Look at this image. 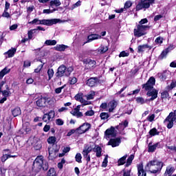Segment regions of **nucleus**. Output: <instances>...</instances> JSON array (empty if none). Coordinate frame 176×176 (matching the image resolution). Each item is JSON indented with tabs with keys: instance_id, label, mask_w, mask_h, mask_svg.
Here are the masks:
<instances>
[{
	"instance_id": "obj_25",
	"label": "nucleus",
	"mask_w": 176,
	"mask_h": 176,
	"mask_svg": "<svg viewBox=\"0 0 176 176\" xmlns=\"http://www.w3.org/2000/svg\"><path fill=\"white\" fill-rule=\"evenodd\" d=\"M87 39L88 40L86 42V43H87L89 42H91V41H96V39H101V35H99V34H90L89 36H88Z\"/></svg>"
},
{
	"instance_id": "obj_36",
	"label": "nucleus",
	"mask_w": 176,
	"mask_h": 176,
	"mask_svg": "<svg viewBox=\"0 0 176 176\" xmlns=\"http://www.w3.org/2000/svg\"><path fill=\"white\" fill-rule=\"evenodd\" d=\"M149 134L150 135H151V137H153L155 135H159V131H157V129H156V128H153L150 130Z\"/></svg>"
},
{
	"instance_id": "obj_18",
	"label": "nucleus",
	"mask_w": 176,
	"mask_h": 176,
	"mask_svg": "<svg viewBox=\"0 0 176 176\" xmlns=\"http://www.w3.org/2000/svg\"><path fill=\"white\" fill-rule=\"evenodd\" d=\"M98 83V78H91L88 79L87 82V86L89 87H94V86H97Z\"/></svg>"
},
{
	"instance_id": "obj_7",
	"label": "nucleus",
	"mask_w": 176,
	"mask_h": 176,
	"mask_svg": "<svg viewBox=\"0 0 176 176\" xmlns=\"http://www.w3.org/2000/svg\"><path fill=\"white\" fill-rule=\"evenodd\" d=\"M148 28H149V26L148 25H138L137 28L134 29L135 36H138V38H140V36H143V35H145V32Z\"/></svg>"
},
{
	"instance_id": "obj_54",
	"label": "nucleus",
	"mask_w": 176,
	"mask_h": 176,
	"mask_svg": "<svg viewBox=\"0 0 176 176\" xmlns=\"http://www.w3.org/2000/svg\"><path fill=\"white\" fill-rule=\"evenodd\" d=\"M95 94H96L95 92H92L91 94L87 95L86 96L87 100H93L94 98Z\"/></svg>"
},
{
	"instance_id": "obj_35",
	"label": "nucleus",
	"mask_w": 176,
	"mask_h": 176,
	"mask_svg": "<svg viewBox=\"0 0 176 176\" xmlns=\"http://www.w3.org/2000/svg\"><path fill=\"white\" fill-rule=\"evenodd\" d=\"M10 157H14V156L11 155H3V156L1 157V161L4 163V162H6V160H8V159L10 158Z\"/></svg>"
},
{
	"instance_id": "obj_4",
	"label": "nucleus",
	"mask_w": 176,
	"mask_h": 176,
	"mask_svg": "<svg viewBox=\"0 0 176 176\" xmlns=\"http://www.w3.org/2000/svg\"><path fill=\"white\" fill-rule=\"evenodd\" d=\"M74 71L73 67H69L67 68L65 65H60L56 73V78H63V76H69L71 73Z\"/></svg>"
},
{
	"instance_id": "obj_24",
	"label": "nucleus",
	"mask_w": 176,
	"mask_h": 176,
	"mask_svg": "<svg viewBox=\"0 0 176 176\" xmlns=\"http://www.w3.org/2000/svg\"><path fill=\"white\" fill-rule=\"evenodd\" d=\"M16 48H11L7 52L4 53V56H6V58H10V57H13L14 56V53L16 52Z\"/></svg>"
},
{
	"instance_id": "obj_62",
	"label": "nucleus",
	"mask_w": 176,
	"mask_h": 176,
	"mask_svg": "<svg viewBox=\"0 0 176 176\" xmlns=\"http://www.w3.org/2000/svg\"><path fill=\"white\" fill-rule=\"evenodd\" d=\"M176 87V82H172L170 85L168 86V90H173V89H174V87Z\"/></svg>"
},
{
	"instance_id": "obj_49",
	"label": "nucleus",
	"mask_w": 176,
	"mask_h": 176,
	"mask_svg": "<svg viewBox=\"0 0 176 176\" xmlns=\"http://www.w3.org/2000/svg\"><path fill=\"white\" fill-rule=\"evenodd\" d=\"M69 82H70V85H75L76 82H78V79L76 77H70L69 79Z\"/></svg>"
},
{
	"instance_id": "obj_47",
	"label": "nucleus",
	"mask_w": 176,
	"mask_h": 176,
	"mask_svg": "<svg viewBox=\"0 0 176 176\" xmlns=\"http://www.w3.org/2000/svg\"><path fill=\"white\" fill-rule=\"evenodd\" d=\"M48 144H54L56 142V137L51 136L47 139Z\"/></svg>"
},
{
	"instance_id": "obj_63",
	"label": "nucleus",
	"mask_w": 176,
	"mask_h": 176,
	"mask_svg": "<svg viewBox=\"0 0 176 176\" xmlns=\"http://www.w3.org/2000/svg\"><path fill=\"white\" fill-rule=\"evenodd\" d=\"M130 170H123V176H130Z\"/></svg>"
},
{
	"instance_id": "obj_23",
	"label": "nucleus",
	"mask_w": 176,
	"mask_h": 176,
	"mask_svg": "<svg viewBox=\"0 0 176 176\" xmlns=\"http://www.w3.org/2000/svg\"><path fill=\"white\" fill-rule=\"evenodd\" d=\"M146 49H148L149 50H151V49H152V47H151L150 45H148L147 44L139 45L138 47V53H142L143 52H145Z\"/></svg>"
},
{
	"instance_id": "obj_51",
	"label": "nucleus",
	"mask_w": 176,
	"mask_h": 176,
	"mask_svg": "<svg viewBox=\"0 0 176 176\" xmlns=\"http://www.w3.org/2000/svg\"><path fill=\"white\" fill-rule=\"evenodd\" d=\"M160 78L162 79V80H166L167 79V73L164 72L162 74H160Z\"/></svg>"
},
{
	"instance_id": "obj_60",
	"label": "nucleus",
	"mask_w": 176,
	"mask_h": 176,
	"mask_svg": "<svg viewBox=\"0 0 176 176\" xmlns=\"http://www.w3.org/2000/svg\"><path fill=\"white\" fill-rule=\"evenodd\" d=\"M136 101L138 104H144L145 100L142 98H137Z\"/></svg>"
},
{
	"instance_id": "obj_56",
	"label": "nucleus",
	"mask_w": 176,
	"mask_h": 176,
	"mask_svg": "<svg viewBox=\"0 0 176 176\" xmlns=\"http://www.w3.org/2000/svg\"><path fill=\"white\" fill-rule=\"evenodd\" d=\"M64 87H65V85H63V86H62L60 87L56 88L55 89V93L56 94H60V93H61V91H63V89H64Z\"/></svg>"
},
{
	"instance_id": "obj_44",
	"label": "nucleus",
	"mask_w": 176,
	"mask_h": 176,
	"mask_svg": "<svg viewBox=\"0 0 176 176\" xmlns=\"http://www.w3.org/2000/svg\"><path fill=\"white\" fill-rule=\"evenodd\" d=\"M99 52L101 53H106V52H108V47L107 45H102L99 48Z\"/></svg>"
},
{
	"instance_id": "obj_41",
	"label": "nucleus",
	"mask_w": 176,
	"mask_h": 176,
	"mask_svg": "<svg viewBox=\"0 0 176 176\" xmlns=\"http://www.w3.org/2000/svg\"><path fill=\"white\" fill-rule=\"evenodd\" d=\"M82 3V1H78L76 3L73 4L69 9L70 10H74V9H76V8H79Z\"/></svg>"
},
{
	"instance_id": "obj_46",
	"label": "nucleus",
	"mask_w": 176,
	"mask_h": 176,
	"mask_svg": "<svg viewBox=\"0 0 176 176\" xmlns=\"http://www.w3.org/2000/svg\"><path fill=\"white\" fill-rule=\"evenodd\" d=\"M1 93L3 96V97H6V98H8V97H9V96H10V94H12V93L9 90H4Z\"/></svg>"
},
{
	"instance_id": "obj_11",
	"label": "nucleus",
	"mask_w": 176,
	"mask_h": 176,
	"mask_svg": "<svg viewBox=\"0 0 176 176\" xmlns=\"http://www.w3.org/2000/svg\"><path fill=\"white\" fill-rule=\"evenodd\" d=\"M57 23H63V21L60 19L40 20V25H53L57 24Z\"/></svg>"
},
{
	"instance_id": "obj_20",
	"label": "nucleus",
	"mask_w": 176,
	"mask_h": 176,
	"mask_svg": "<svg viewBox=\"0 0 176 176\" xmlns=\"http://www.w3.org/2000/svg\"><path fill=\"white\" fill-rule=\"evenodd\" d=\"M173 49H174V45H170L168 48L165 49L160 55L159 56L160 60H163V58H164V57L167 56V54L168 53V52H170V50H173Z\"/></svg>"
},
{
	"instance_id": "obj_13",
	"label": "nucleus",
	"mask_w": 176,
	"mask_h": 176,
	"mask_svg": "<svg viewBox=\"0 0 176 176\" xmlns=\"http://www.w3.org/2000/svg\"><path fill=\"white\" fill-rule=\"evenodd\" d=\"M56 113L54 111L51 110L48 113L44 114L43 117V122H47L53 120V118H54Z\"/></svg>"
},
{
	"instance_id": "obj_9",
	"label": "nucleus",
	"mask_w": 176,
	"mask_h": 176,
	"mask_svg": "<svg viewBox=\"0 0 176 176\" xmlns=\"http://www.w3.org/2000/svg\"><path fill=\"white\" fill-rule=\"evenodd\" d=\"M82 63L85 65V69H89V71L94 69L96 67V64H97L96 60L90 58L84 59Z\"/></svg>"
},
{
	"instance_id": "obj_48",
	"label": "nucleus",
	"mask_w": 176,
	"mask_h": 176,
	"mask_svg": "<svg viewBox=\"0 0 176 176\" xmlns=\"http://www.w3.org/2000/svg\"><path fill=\"white\" fill-rule=\"evenodd\" d=\"M43 65H45V63H41L40 65H38V67L34 69V72H36V74L41 72V70L42 68H43Z\"/></svg>"
},
{
	"instance_id": "obj_58",
	"label": "nucleus",
	"mask_w": 176,
	"mask_h": 176,
	"mask_svg": "<svg viewBox=\"0 0 176 176\" xmlns=\"http://www.w3.org/2000/svg\"><path fill=\"white\" fill-rule=\"evenodd\" d=\"M146 23H148V19L146 18L143 19L139 22V25H144V24H146Z\"/></svg>"
},
{
	"instance_id": "obj_29",
	"label": "nucleus",
	"mask_w": 176,
	"mask_h": 176,
	"mask_svg": "<svg viewBox=\"0 0 176 176\" xmlns=\"http://www.w3.org/2000/svg\"><path fill=\"white\" fill-rule=\"evenodd\" d=\"M10 72V68L6 67L0 72V79H2L5 75H8Z\"/></svg>"
},
{
	"instance_id": "obj_21",
	"label": "nucleus",
	"mask_w": 176,
	"mask_h": 176,
	"mask_svg": "<svg viewBox=\"0 0 176 176\" xmlns=\"http://www.w3.org/2000/svg\"><path fill=\"white\" fill-rule=\"evenodd\" d=\"M138 176H146V172L144 170V165L140 163L138 165Z\"/></svg>"
},
{
	"instance_id": "obj_34",
	"label": "nucleus",
	"mask_w": 176,
	"mask_h": 176,
	"mask_svg": "<svg viewBox=\"0 0 176 176\" xmlns=\"http://www.w3.org/2000/svg\"><path fill=\"white\" fill-rule=\"evenodd\" d=\"M50 6H60L61 1L60 0H52L50 3Z\"/></svg>"
},
{
	"instance_id": "obj_17",
	"label": "nucleus",
	"mask_w": 176,
	"mask_h": 176,
	"mask_svg": "<svg viewBox=\"0 0 176 176\" xmlns=\"http://www.w3.org/2000/svg\"><path fill=\"white\" fill-rule=\"evenodd\" d=\"M160 148V142H157L155 144H152V142H150L148 144V152L153 153L156 149Z\"/></svg>"
},
{
	"instance_id": "obj_61",
	"label": "nucleus",
	"mask_w": 176,
	"mask_h": 176,
	"mask_svg": "<svg viewBox=\"0 0 176 176\" xmlns=\"http://www.w3.org/2000/svg\"><path fill=\"white\" fill-rule=\"evenodd\" d=\"M34 31H35V30H31L28 32V39H31L32 38V35H34Z\"/></svg>"
},
{
	"instance_id": "obj_39",
	"label": "nucleus",
	"mask_w": 176,
	"mask_h": 176,
	"mask_svg": "<svg viewBox=\"0 0 176 176\" xmlns=\"http://www.w3.org/2000/svg\"><path fill=\"white\" fill-rule=\"evenodd\" d=\"M100 117L101 118L102 120H108L109 114H108V113L103 112L100 113Z\"/></svg>"
},
{
	"instance_id": "obj_52",
	"label": "nucleus",
	"mask_w": 176,
	"mask_h": 176,
	"mask_svg": "<svg viewBox=\"0 0 176 176\" xmlns=\"http://www.w3.org/2000/svg\"><path fill=\"white\" fill-rule=\"evenodd\" d=\"M129 52L126 51H122L120 53L119 57H129Z\"/></svg>"
},
{
	"instance_id": "obj_53",
	"label": "nucleus",
	"mask_w": 176,
	"mask_h": 176,
	"mask_svg": "<svg viewBox=\"0 0 176 176\" xmlns=\"http://www.w3.org/2000/svg\"><path fill=\"white\" fill-rule=\"evenodd\" d=\"M148 122H153L155 120V114H150L147 117Z\"/></svg>"
},
{
	"instance_id": "obj_45",
	"label": "nucleus",
	"mask_w": 176,
	"mask_h": 176,
	"mask_svg": "<svg viewBox=\"0 0 176 176\" xmlns=\"http://www.w3.org/2000/svg\"><path fill=\"white\" fill-rule=\"evenodd\" d=\"M29 24H36V25H41V20L39 19H34L33 21L29 22Z\"/></svg>"
},
{
	"instance_id": "obj_43",
	"label": "nucleus",
	"mask_w": 176,
	"mask_h": 176,
	"mask_svg": "<svg viewBox=\"0 0 176 176\" xmlns=\"http://www.w3.org/2000/svg\"><path fill=\"white\" fill-rule=\"evenodd\" d=\"M76 162L77 163H82V154L80 153H78L75 156Z\"/></svg>"
},
{
	"instance_id": "obj_27",
	"label": "nucleus",
	"mask_w": 176,
	"mask_h": 176,
	"mask_svg": "<svg viewBox=\"0 0 176 176\" xmlns=\"http://www.w3.org/2000/svg\"><path fill=\"white\" fill-rule=\"evenodd\" d=\"M175 170V169L174 168V166L170 165L166 167V170L165 171L164 175L165 176L171 175V174H173V173H174Z\"/></svg>"
},
{
	"instance_id": "obj_26",
	"label": "nucleus",
	"mask_w": 176,
	"mask_h": 176,
	"mask_svg": "<svg viewBox=\"0 0 176 176\" xmlns=\"http://www.w3.org/2000/svg\"><path fill=\"white\" fill-rule=\"evenodd\" d=\"M90 129V124L84 123L82 126L79 127V130L81 131V133H86Z\"/></svg>"
},
{
	"instance_id": "obj_31",
	"label": "nucleus",
	"mask_w": 176,
	"mask_h": 176,
	"mask_svg": "<svg viewBox=\"0 0 176 176\" xmlns=\"http://www.w3.org/2000/svg\"><path fill=\"white\" fill-rule=\"evenodd\" d=\"M12 113L13 116L16 118V116H19V115H21V109H20L19 107H16L12 111Z\"/></svg>"
},
{
	"instance_id": "obj_6",
	"label": "nucleus",
	"mask_w": 176,
	"mask_h": 176,
	"mask_svg": "<svg viewBox=\"0 0 176 176\" xmlns=\"http://www.w3.org/2000/svg\"><path fill=\"white\" fill-rule=\"evenodd\" d=\"M175 120V113H174V112H170L164 120V123L166 124L167 129H173V126H174V122Z\"/></svg>"
},
{
	"instance_id": "obj_10",
	"label": "nucleus",
	"mask_w": 176,
	"mask_h": 176,
	"mask_svg": "<svg viewBox=\"0 0 176 176\" xmlns=\"http://www.w3.org/2000/svg\"><path fill=\"white\" fill-rule=\"evenodd\" d=\"M51 101L52 99L49 97H42L36 100V105L40 108H44V107H47V104H49Z\"/></svg>"
},
{
	"instance_id": "obj_3",
	"label": "nucleus",
	"mask_w": 176,
	"mask_h": 176,
	"mask_svg": "<svg viewBox=\"0 0 176 176\" xmlns=\"http://www.w3.org/2000/svg\"><path fill=\"white\" fill-rule=\"evenodd\" d=\"M33 168L36 171H39L41 170H47L49 168V164L45 160H43V156L37 157L34 163H33Z\"/></svg>"
},
{
	"instance_id": "obj_14",
	"label": "nucleus",
	"mask_w": 176,
	"mask_h": 176,
	"mask_svg": "<svg viewBox=\"0 0 176 176\" xmlns=\"http://www.w3.org/2000/svg\"><path fill=\"white\" fill-rule=\"evenodd\" d=\"M75 100H76V101H79L80 102H81L82 105H90L91 104L90 101L83 99L82 94H78L75 96Z\"/></svg>"
},
{
	"instance_id": "obj_55",
	"label": "nucleus",
	"mask_w": 176,
	"mask_h": 176,
	"mask_svg": "<svg viewBox=\"0 0 176 176\" xmlns=\"http://www.w3.org/2000/svg\"><path fill=\"white\" fill-rule=\"evenodd\" d=\"M94 115V111L89 110L85 113V116H93Z\"/></svg>"
},
{
	"instance_id": "obj_12",
	"label": "nucleus",
	"mask_w": 176,
	"mask_h": 176,
	"mask_svg": "<svg viewBox=\"0 0 176 176\" xmlns=\"http://www.w3.org/2000/svg\"><path fill=\"white\" fill-rule=\"evenodd\" d=\"M106 140H109L110 138H113L116 137V132H115V128L111 126L110 129H108L104 133Z\"/></svg>"
},
{
	"instance_id": "obj_57",
	"label": "nucleus",
	"mask_w": 176,
	"mask_h": 176,
	"mask_svg": "<svg viewBox=\"0 0 176 176\" xmlns=\"http://www.w3.org/2000/svg\"><path fill=\"white\" fill-rule=\"evenodd\" d=\"M56 124L58 126H63L64 124V121L60 118L56 120Z\"/></svg>"
},
{
	"instance_id": "obj_33",
	"label": "nucleus",
	"mask_w": 176,
	"mask_h": 176,
	"mask_svg": "<svg viewBox=\"0 0 176 176\" xmlns=\"http://www.w3.org/2000/svg\"><path fill=\"white\" fill-rule=\"evenodd\" d=\"M71 113L73 116H76V118H82L83 116V113L78 111L72 110Z\"/></svg>"
},
{
	"instance_id": "obj_1",
	"label": "nucleus",
	"mask_w": 176,
	"mask_h": 176,
	"mask_svg": "<svg viewBox=\"0 0 176 176\" xmlns=\"http://www.w3.org/2000/svg\"><path fill=\"white\" fill-rule=\"evenodd\" d=\"M155 83H156V80L153 77H151L146 84L142 85V89H144L147 92L148 97H151L149 101H153L155 98H157V91L153 89V86H155Z\"/></svg>"
},
{
	"instance_id": "obj_50",
	"label": "nucleus",
	"mask_w": 176,
	"mask_h": 176,
	"mask_svg": "<svg viewBox=\"0 0 176 176\" xmlns=\"http://www.w3.org/2000/svg\"><path fill=\"white\" fill-rule=\"evenodd\" d=\"M54 12H56V9H53V10L47 9V10H43V13L46 14H50V13H53Z\"/></svg>"
},
{
	"instance_id": "obj_30",
	"label": "nucleus",
	"mask_w": 176,
	"mask_h": 176,
	"mask_svg": "<svg viewBox=\"0 0 176 176\" xmlns=\"http://www.w3.org/2000/svg\"><path fill=\"white\" fill-rule=\"evenodd\" d=\"M55 50H57V52H64L65 49H68V46L65 45H56L54 47Z\"/></svg>"
},
{
	"instance_id": "obj_64",
	"label": "nucleus",
	"mask_w": 176,
	"mask_h": 176,
	"mask_svg": "<svg viewBox=\"0 0 176 176\" xmlns=\"http://www.w3.org/2000/svg\"><path fill=\"white\" fill-rule=\"evenodd\" d=\"M49 130H50V125L46 124L43 128V131H45V133H47Z\"/></svg>"
},
{
	"instance_id": "obj_40",
	"label": "nucleus",
	"mask_w": 176,
	"mask_h": 176,
	"mask_svg": "<svg viewBox=\"0 0 176 176\" xmlns=\"http://www.w3.org/2000/svg\"><path fill=\"white\" fill-rule=\"evenodd\" d=\"M47 75H48V80H50L54 76V70L53 69H49L47 70Z\"/></svg>"
},
{
	"instance_id": "obj_16",
	"label": "nucleus",
	"mask_w": 176,
	"mask_h": 176,
	"mask_svg": "<svg viewBox=\"0 0 176 176\" xmlns=\"http://www.w3.org/2000/svg\"><path fill=\"white\" fill-rule=\"evenodd\" d=\"M122 140L119 138H111L108 142V145H111L112 148H116V146H119L120 145Z\"/></svg>"
},
{
	"instance_id": "obj_2",
	"label": "nucleus",
	"mask_w": 176,
	"mask_h": 176,
	"mask_svg": "<svg viewBox=\"0 0 176 176\" xmlns=\"http://www.w3.org/2000/svg\"><path fill=\"white\" fill-rule=\"evenodd\" d=\"M146 171L151 170L152 174H156L158 171H160L163 168V162H160L157 160H153L147 163L145 167Z\"/></svg>"
},
{
	"instance_id": "obj_28",
	"label": "nucleus",
	"mask_w": 176,
	"mask_h": 176,
	"mask_svg": "<svg viewBox=\"0 0 176 176\" xmlns=\"http://www.w3.org/2000/svg\"><path fill=\"white\" fill-rule=\"evenodd\" d=\"M117 103L116 101L112 100L108 104V109L109 112H113V109L116 108Z\"/></svg>"
},
{
	"instance_id": "obj_42",
	"label": "nucleus",
	"mask_w": 176,
	"mask_h": 176,
	"mask_svg": "<svg viewBox=\"0 0 176 176\" xmlns=\"http://www.w3.org/2000/svg\"><path fill=\"white\" fill-rule=\"evenodd\" d=\"M47 176H57V173H56L54 168H50L47 173Z\"/></svg>"
},
{
	"instance_id": "obj_37",
	"label": "nucleus",
	"mask_w": 176,
	"mask_h": 176,
	"mask_svg": "<svg viewBox=\"0 0 176 176\" xmlns=\"http://www.w3.org/2000/svg\"><path fill=\"white\" fill-rule=\"evenodd\" d=\"M133 160H134V155H131L126 160V167H129L131 164Z\"/></svg>"
},
{
	"instance_id": "obj_15",
	"label": "nucleus",
	"mask_w": 176,
	"mask_h": 176,
	"mask_svg": "<svg viewBox=\"0 0 176 176\" xmlns=\"http://www.w3.org/2000/svg\"><path fill=\"white\" fill-rule=\"evenodd\" d=\"M133 6V2L131 1H126L124 3V8L120 10H116V13H123V12H126L127 9H130Z\"/></svg>"
},
{
	"instance_id": "obj_38",
	"label": "nucleus",
	"mask_w": 176,
	"mask_h": 176,
	"mask_svg": "<svg viewBox=\"0 0 176 176\" xmlns=\"http://www.w3.org/2000/svg\"><path fill=\"white\" fill-rule=\"evenodd\" d=\"M126 159H127V155H124L118 160V164L120 166H122V164H124V163H126Z\"/></svg>"
},
{
	"instance_id": "obj_5",
	"label": "nucleus",
	"mask_w": 176,
	"mask_h": 176,
	"mask_svg": "<svg viewBox=\"0 0 176 176\" xmlns=\"http://www.w3.org/2000/svg\"><path fill=\"white\" fill-rule=\"evenodd\" d=\"M155 0H141L139 3L136 6V10H146V9H149L151 6V3H153Z\"/></svg>"
},
{
	"instance_id": "obj_8",
	"label": "nucleus",
	"mask_w": 176,
	"mask_h": 176,
	"mask_svg": "<svg viewBox=\"0 0 176 176\" xmlns=\"http://www.w3.org/2000/svg\"><path fill=\"white\" fill-rule=\"evenodd\" d=\"M93 143H91L89 145L85 147L82 152L84 159H86L87 163L90 162V155H89V153L93 151Z\"/></svg>"
},
{
	"instance_id": "obj_22",
	"label": "nucleus",
	"mask_w": 176,
	"mask_h": 176,
	"mask_svg": "<svg viewBox=\"0 0 176 176\" xmlns=\"http://www.w3.org/2000/svg\"><path fill=\"white\" fill-rule=\"evenodd\" d=\"M48 153H49V159L50 160H53V159H55L57 157V155H56V151L54 148H48Z\"/></svg>"
},
{
	"instance_id": "obj_59",
	"label": "nucleus",
	"mask_w": 176,
	"mask_h": 176,
	"mask_svg": "<svg viewBox=\"0 0 176 176\" xmlns=\"http://www.w3.org/2000/svg\"><path fill=\"white\" fill-rule=\"evenodd\" d=\"M108 164V157H105L102 164V167H107Z\"/></svg>"
},
{
	"instance_id": "obj_19",
	"label": "nucleus",
	"mask_w": 176,
	"mask_h": 176,
	"mask_svg": "<svg viewBox=\"0 0 176 176\" xmlns=\"http://www.w3.org/2000/svg\"><path fill=\"white\" fill-rule=\"evenodd\" d=\"M94 146L93 151L96 153V157H101L102 148L100 147V146H95L94 143H92Z\"/></svg>"
},
{
	"instance_id": "obj_32",
	"label": "nucleus",
	"mask_w": 176,
	"mask_h": 176,
	"mask_svg": "<svg viewBox=\"0 0 176 176\" xmlns=\"http://www.w3.org/2000/svg\"><path fill=\"white\" fill-rule=\"evenodd\" d=\"M45 45L47 46H54L57 45V41L56 40H46Z\"/></svg>"
}]
</instances>
